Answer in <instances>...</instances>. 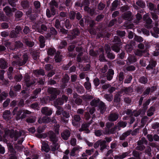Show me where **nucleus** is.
Instances as JSON below:
<instances>
[{"label":"nucleus","instance_id":"obj_1","mask_svg":"<svg viewBox=\"0 0 159 159\" xmlns=\"http://www.w3.org/2000/svg\"><path fill=\"white\" fill-rule=\"evenodd\" d=\"M21 134V133L20 131H14L13 130H8L5 131L3 138L0 136V141H3L6 142L10 140V139L14 137V140L16 141L17 138L20 136Z\"/></svg>","mask_w":159,"mask_h":159},{"label":"nucleus","instance_id":"obj_2","mask_svg":"<svg viewBox=\"0 0 159 159\" xmlns=\"http://www.w3.org/2000/svg\"><path fill=\"white\" fill-rule=\"evenodd\" d=\"M67 100V98L65 96H62L61 99L60 98L58 99L55 102L54 105L57 107V110L56 112V114L60 115L61 114L62 110L61 107L59 106H57L58 105H61L63 104L65 102H66Z\"/></svg>","mask_w":159,"mask_h":159},{"label":"nucleus","instance_id":"obj_3","mask_svg":"<svg viewBox=\"0 0 159 159\" xmlns=\"http://www.w3.org/2000/svg\"><path fill=\"white\" fill-rule=\"evenodd\" d=\"M50 133V139L52 142V143L51 146V149L52 151H55L59 148V145L57 143L58 140V137L52 132H51Z\"/></svg>","mask_w":159,"mask_h":159},{"label":"nucleus","instance_id":"obj_4","mask_svg":"<svg viewBox=\"0 0 159 159\" xmlns=\"http://www.w3.org/2000/svg\"><path fill=\"white\" fill-rule=\"evenodd\" d=\"M91 105L92 106L96 107L99 106L100 111L102 113H103L105 110V107L104 104L103 102H99L98 99H95L91 102Z\"/></svg>","mask_w":159,"mask_h":159},{"label":"nucleus","instance_id":"obj_5","mask_svg":"<svg viewBox=\"0 0 159 159\" xmlns=\"http://www.w3.org/2000/svg\"><path fill=\"white\" fill-rule=\"evenodd\" d=\"M30 112L27 110H19L18 111L17 110V107H16L14 108L12 112L13 115H16L17 116H19L20 115H21V117H22V118L24 117L25 116V114H30Z\"/></svg>","mask_w":159,"mask_h":159},{"label":"nucleus","instance_id":"obj_6","mask_svg":"<svg viewBox=\"0 0 159 159\" xmlns=\"http://www.w3.org/2000/svg\"><path fill=\"white\" fill-rule=\"evenodd\" d=\"M106 141L105 140H99L97 142L94 144V147L95 148H97L100 145L101 150H102L105 148V143Z\"/></svg>","mask_w":159,"mask_h":159},{"label":"nucleus","instance_id":"obj_7","mask_svg":"<svg viewBox=\"0 0 159 159\" xmlns=\"http://www.w3.org/2000/svg\"><path fill=\"white\" fill-rule=\"evenodd\" d=\"M16 10L15 8H13L11 10L9 7H6L3 10L7 15L10 16L12 15V12Z\"/></svg>","mask_w":159,"mask_h":159},{"label":"nucleus","instance_id":"obj_8","mask_svg":"<svg viewBox=\"0 0 159 159\" xmlns=\"http://www.w3.org/2000/svg\"><path fill=\"white\" fill-rule=\"evenodd\" d=\"M41 111L43 114L48 116L52 114V110L46 107L43 108Z\"/></svg>","mask_w":159,"mask_h":159},{"label":"nucleus","instance_id":"obj_9","mask_svg":"<svg viewBox=\"0 0 159 159\" xmlns=\"http://www.w3.org/2000/svg\"><path fill=\"white\" fill-rule=\"evenodd\" d=\"M70 132L67 130H66L61 134V136L62 138L65 140H67L68 138L70 137Z\"/></svg>","mask_w":159,"mask_h":159},{"label":"nucleus","instance_id":"obj_10","mask_svg":"<svg viewBox=\"0 0 159 159\" xmlns=\"http://www.w3.org/2000/svg\"><path fill=\"white\" fill-rule=\"evenodd\" d=\"M51 11L49 9H47L46 11V15L48 17H50L52 16L55 15L56 13V11L54 9L51 8Z\"/></svg>","mask_w":159,"mask_h":159},{"label":"nucleus","instance_id":"obj_11","mask_svg":"<svg viewBox=\"0 0 159 159\" xmlns=\"http://www.w3.org/2000/svg\"><path fill=\"white\" fill-rule=\"evenodd\" d=\"M50 91L51 92V93L52 94L51 96H52L54 98H56V94H59L60 93L59 91L57 90V89L55 88H51L50 89Z\"/></svg>","mask_w":159,"mask_h":159},{"label":"nucleus","instance_id":"obj_12","mask_svg":"<svg viewBox=\"0 0 159 159\" xmlns=\"http://www.w3.org/2000/svg\"><path fill=\"white\" fill-rule=\"evenodd\" d=\"M42 150L46 152H48L49 151L50 148L47 143L44 142L42 143Z\"/></svg>","mask_w":159,"mask_h":159},{"label":"nucleus","instance_id":"obj_13","mask_svg":"<svg viewBox=\"0 0 159 159\" xmlns=\"http://www.w3.org/2000/svg\"><path fill=\"white\" fill-rule=\"evenodd\" d=\"M154 32L151 31V32L152 35L154 37L157 38L158 36V34H159V29L157 28H153Z\"/></svg>","mask_w":159,"mask_h":159},{"label":"nucleus","instance_id":"obj_14","mask_svg":"<svg viewBox=\"0 0 159 159\" xmlns=\"http://www.w3.org/2000/svg\"><path fill=\"white\" fill-rule=\"evenodd\" d=\"M50 119L48 116H45L42 118H40L38 120L39 123H42L43 122L47 123L50 121Z\"/></svg>","mask_w":159,"mask_h":159},{"label":"nucleus","instance_id":"obj_15","mask_svg":"<svg viewBox=\"0 0 159 159\" xmlns=\"http://www.w3.org/2000/svg\"><path fill=\"white\" fill-rule=\"evenodd\" d=\"M118 118V115L116 113L112 114L110 115L108 117L109 120L114 121L116 120Z\"/></svg>","mask_w":159,"mask_h":159},{"label":"nucleus","instance_id":"obj_16","mask_svg":"<svg viewBox=\"0 0 159 159\" xmlns=\"http://www.w3.org/2000/svg\"><path fill=\"white\" fill-rule=\"evenodd\" d=\"M114 74V71L112 69H110L107 75V79L109 80H111L112 79Z\"/></svg>","mask_w":159,"mask_h":159},{"label":"nucleus","instance_id":"obj_17","mask_svg":"<svg viewBox=\"0 0 159 159\" xmlns=\"http://www.w3.org/2000/svg\"><path fill=\"white\" fill-rule=\"evenodd\" d=\"M36 28H35V27L34 26H32V28L33 29H35L36 30H37L38 32L40 33H43V31H45L47 30V28L45 25H42L41 26V28L42 30H39L38 29V26H37L36 27Z\"/></svg>","mask_w":159,"mask_h":159},{"label":"nucleus","instance_id":"obj_18","mask_svg":"<svg viewBox=\"0 0 159 159\" xmlns=\"http://www.w3.org/2000/svg\"><path fill=\"white\" fill-rule=\"evenodd\" d=\"M39 40L40 43V46L41 48H43L45 46V39L42 36H40L39 38Z\"/></svg>","mask_w":159,"mask_h":159},{"label":"nucleus","instance_id":"obj_19","mask_svg":"<svg viewBox=\"0 0 159 159\" xmlns=\"http://www.w3.org/2000/svg\"><path fill=\"white\" fill-rule=\"evenodd\" d=\"M10 112L9 111H6L4 112L3 114V117L5 120H8L10 116Z\"/></svg>","mask_w":159,"mask_h":159},{"label":"nucleus","instance_id":"obj_20","mask_svg":"<svg viewBox=\"0 0 159 159\" xmlns=\"http://www.w3.org/2000/svg\"><path fill=\"white\" fill-rule=\"evenodd\" d=\"M128 154L127 152H124L121 155H119L118 156H116L114 157V158L115 159H122L128 156Z\"/></svg>","mask_w":159,"mask_h":159},{"label":"nucleus","instance_id":"obj_21","mask_svg":"<svg viewBox=\"0 0 159 159\" xmlns=\"http://www.w3.org/2000/svg\"><path fill=\"white\" fill-rule=\"evenodd\" d=\"M60 53L59 52H57L56 54L55 57V61L56 62H59L60 61L62 60V56L60 54Z\"/></svg>","mask_w":159,"mask_h":159},{"label":"nucleus","instance_id":"obj_22","mask_svg":"<svg viewBox=\"0 0 159 159\" xmlns=\"http://www.w3.org/2000/svg\"><path fill=\"white\" fill-rule=\"evenodd\" d=\"M123 17L125 19L128 20H131V12L129 11H128L125 13Z\"/></svg>","mask_w":159,"mask_h":159},{"label":"nucleus","instance_id":"obj_23","mask_svg":"<svg viewBox=\"0 0 159 159\" xmlns=\"http://www.w3.org/2000/svg\"><path fill=\"white\" fill-rule=\"evenodd\" d=\"M156 62L154 61H151L149 64V65L147 67V69L149 70L150 69H152L153 67H155L156 65Z\"/></svg>","mask_w":159,"mask_h":159},{"label":"nucleus","instance_id":"obj_24","mask_svg":"<svg viewBox=\"0 0 159 159\" xmlns=\"http://www.w3.org/2000/svg\"><path fill=\"white\" fill-rule=\"evenodd\" d=\"M143 18L144 20L146 21V22L148 24H150L151 23L152 20L148 17V15L147 14L144 15Z\"/></svg>","mask_w":159,"mask_h":159},{"label":"nucleus","instance_id":"obj_25","mask_svg":"<svg viewBox=\"0 0 159 159\" xmlns=\"http://www.w3.org/2000/svg\"><path fill=\"white\" fill-rule=\"evenodd\" d=\"M88 125L87 124L83 125L82 126V128L80 129L79 131H81L83 130H85V132L88 133L89 132V129H87L88 127Z\"/></svg>","mask_w":159,"mask_h":159},{"label":"nucleus","instance_id":"obj_26","mask_svg":"<svg viewBox=\"0 0 159 159\" xmlns=\"http://www.w3.org/2000/svg\"><path fill=\"white\" fill-rule=\"evenodd\" d=\"M79 149V148L77 147L74 148L70 153V156H74L75 155L76 152Z\"/></svg>","mask_w":159,"mask_h":159},{"label":"nucleus","instance_id":"obj_27","mask_svg":"<svg viewBox=\"0 0 159 159\" xmlns=\"http://www.w3.org/2000/svg\"><path fill=\"white\" fill-rule=\"evenodd\" d=\"M50 7L51 8L54 9V7H56L57 4L56 2L54 0H52L50 3Z\"/></svg>","mask_w":159,"mask_h":159},{"label":"nucleus","instance_id":"obj_28","mask_svg":"<svg viewBox=\"0 0 159 159\" xmlns=\"http://www.w3.org/2000/svg\"><path fill=\"white\" fill-rule=\"evenodd\" d=\"M34 73L36 74L41 75H44V73L43 70L42 69H40L39 70H35Z\"/></svg>","mask_w":159,"mask_h":159},{"label":"nucleus","instance_id":"obj_29","mask_svg":"<svg viewBox=\"0 0 159 159\" xmlns=\"http://www.w3.org/2000/svg\"><path fill=\"white\" fill-rule=\"evenodd\" d=\"M36 120V118L35 117H30L27 119V121L29 123H33Z\"/></svg>","mask_w":159,"mask_h":159},{"label":"nucleus","instance_id":"obj_30","mask_svg":"<svg viewBox=\"0 0 159 159\" xmlns=\"http://www.w3.org/2000/svg\"><path fill=\"white\" fill-rule=\"evenodd\" d=\"M55 51L56 50L54 49L50 48L48 50V55L51 56L54 54Z\"/></svg>","mask_w":159,"mask_h":159},{"label":"nucleus","instance_id":"obj_31","mask_svg":"<svg viewBox=\"0 0 159 159\" xmlns=\"http://www.w3.org/2000/svg\"><path fill=\"white\" fill-rule=\"evenodd\" d=\"M130 134V132L129 131H127L126 132L122 134V136L120 137V139L121 140H123L128 135Z\"/></svg>","mask_w":159,"mask_h":159},{"label":"nucleus","instance_id":"obj_32","mask_svg":"<svg viewBox=\"0 0 159 159\" xmlns=\"http://www.w3.org/2000/svg\"><path fill=\"white\" fill-rule=\"evenodd\" d=\"M147 143V142L146 140V139L144 138H142V139L141 140L138 142V144L139 145H140L142 143H144L145 144H146Z\"/></svg>","mask_w":159,"mask_h":159},{"label":"nucleus","instance_id":"obj_33","mask_svg":"<svg viewBox=\"0 0 159 159\" xmlns=\"http://www.w3.org/2000/svg\"><path fill=\"white\" fill-rule=\"evenodd\" d=\"M139 81L140 83L144 84L147 82V79L145 77H143L140 79Z\"/></svg>","mask_w":159,"mask_h":159},{"label":"nucleus","instance_id":"obj_34","mask_svg":"<svg viewBox=\"0 0 159 159\" xmlns=\"http://www.w3.org/2000/svg\"><path fill=\"white\" fill-rule=\"evenodd\" d=\"M22 15V13L20 11H17L16 15L15 16L16 19H18L20 18Z\"/></svg>","mask_w":159,"mask_h":159},{"label":"nucleus","instance_id":"obj_35","mask_svg":"<svg viewBox=\"0 0 159 159\" xmlns=\"http://www.w3.org/2000/svg\"><path fill=\"white\" fill-rule=\"evenodd\" d=\"M84 10L85 11H88L91 14H93V10H92L90 8L88 7L87 6H85L84 7Z\"/></svg>","mask_w":159,"mask_h":159},{"label":"nucleus","instance_id":"obj_36","mask_svg":"<svg viewBox=\"0 0 159 159\" xmlns=\"http://www.w3.org/2000/svg\"><path fill=\"white\" fill-rule=\"evenodd\" d=\"M85 88L87 89H89L91 87V84L89 82H85L84 84Z\"/></svg>","mask_w":159,"mask_h":159},{"label":"nucleus","instance_id":"obj_37","mask_svg":"<svg viewBox=\"0 0 159 159\" xmlns=\"http://www.w3.org/2000/svg\"><path fill=\"white\" fill-rule=\"evenodd\" d=\"M26 44L30 47H32L34 45V43L33 42L29 41L28 40L25 42Z\"/></svg>","mask_w":159,"mask_h":159},{"label":"nucleus","instance_id":"obj_38","mask_svg":"<svg viewBox=\"0 0 159 159\" xmlns=\"http://www.w3.org/2000/svg\"><path fill=\"white\" fill-rule=\"evenodd\" d=\"M125 48L126 51L128 52H130L132 50L131 46L129 44L126 45L125 47Z\"/></svg>","mask_w":159,"mask_h":159},{"label":"nucleus","instance_id":"obj_39","mask_svg":"<svg viewBox=\"0 0 159 159\" xmlns=\"http://www.w3.org/2000/svg\"><path fill=\"white\" fill-rule=\"evenodd\" d=\"M21 5L24 8L27 7L28 6V2L27 1H23L21 3Z\"/></svg>","mask_w":159,"mask_h":159},{"label":"nucleus","instance_id":"obj_40","mask_svg":"<svg viewBox=\"0 0 159 159\" xmlns=\"http://www.w3.org/2000/svg\"><path fill=\"white\" fill-rule=\"evenodd\" d=\"M112 50L116 52H118L120 50V48L116 45H114L112 48Z\"/></svg>","mask_w":159,"mask_h":159},{"label":"nucleus","instance_id":"obj_41","mask_svg":"<svg viewBox=\"0 0 159 159\" xmlns=\"http://www.w3.org/2000/svg\"><path fill=\"white\" fill-rule=\"evenodd\" d=\"M143 53L142 51L141 50H138L136 51L135 52V54L136 55L140 56L142 55H143L145 56L144 54H143Z\"/></svg>","mask_w":159,"mask_h":159},{"label":"nucleus","instance_id":"obj_42","mask_svg":"<svg viewBox=\"0 0 159 159\" xmlns=\"http://www.w3.org/2000/svg\"><path fill=\"white\" fill-rule=\"evenodd\" d=\"M127 123L125 122H120L118 123L119 125L121 127H124L126 126Z\"/></svg>","mask_w":159,"mask_h":159},{"label":"nucleus","instance_id":"obj_43","mask_svg":"<svg viewBox=\"0 0 159 159\" xmlns=\"http://www.w3.org/2000/svg\"><path fill=\"white\" fill-rule=\"evenodd\" d=\"M135 40L138 42H141L143 41V38L139 36H136L134 38Z\"/></svg>","mask_w":159,"mask_h":159},{"label":"nucleus","instance_id":"obj_44","mask_svg":"<svg viewBox=\"0 0 159 159\" xmlns=\"http://www.w3.org/2000/svg\"><path fill=\"white\" fill-rule=\"evenodd\" d=\"M107 56L111 59H113L115 58V56L110 52L107 53Z\"/></svg>","mask_w":159,"mask_h":159},{"label":"nucleus","instance_id":"obj_45","mask_svg":"<svg viewBox=\"0 0 159 159\" xmlns=\"http://www.w3.org/2000/svg\"><path fill=\"white\" fill-rule=\"evenodd\" d=\"M118 4V1H115L112 3L113 8L114 9H115L117 7Z\"/></svg>","mask_w":159,"mask_h":159},{"label":"nucleus","instance_id":"obj_46","mask_svg":"<svg viewBox=\"0 0 159 159\" xmlns=\"http://www.w3.org/2000/svg\"><path fill=\"white\" fill-rule=\"evenodd\" d=\"M128 59L130 63H133L136 61V59L134 57H129Z\"/></svg>","mask_w":159,"mask_h":159},{"label":"nucleus","instance_id":"obj_47","mask_svg":"<svg viewBox=\"0 0 159 159\" xmlns=\"http://www.w3.org/2000/svg\"><path fill=\"white\" fill-rule=\"evenodd\" d=\"M105 5L102 3H100L98 5V9L100 10H102L105 7Z\"/></svg>","mask_w":159,"mask_h":159},{"label":"nucleus","instance_id":"obj_48","mask_svg":"<svg viewBox=\"0 0 159 159\" xmlns=\"http://www.w3.org/2000/svg\"><path fill=\"white\" fill-rule=\"evenodd\" d=\"M117 34L118 35L121 37L124 36L125 35V32L124 31H117Z\"/></svg>","mask_w":159,"mask_h":159},{"label":"nucleus","instance_id":"obj_49","mask_svg":"<svg viewBox=\"0 0 159 159\" xmlns=\"http://www.w3.org/2000/svg\"><path fill=\"white\" fill-rule=\"evenodd\" d=\"M34 5L36 8H38L40 7V5L39 1H35L34 2Z\"/></svg>","mask_w":159,"mask_h":159},{"label":"nucleus","instance_id":"obj_50","mask_svg":"<svg viewBox=\"0 0 159 159\" xmlns=\"http://www.w3.org/2000/svg\"><path fill=\"white\" fill-rule=\"evenodd\" d=\"M10 102V100L9 99H7L6 101L4 102L3 107H6L8 105Z\"/></svg>","mask_w":159,"mask_h":159},{"label":"nucleus","instance_id":"obj_51","mask_svg":"<svg viewBox=\"0 0 159 159\" xmlns=\"http://www.w3.org/2000/svg\"><path fill=\"white\" fill-rule=\"evenodd\" d=\"M69 79V77L68 75H65L64 78L63 80V81L64 83L67 82Z\"/></svg>","mask_w":159,"mask_h":159},{"label":"nucleus","instance_id":"obj_52","mask_svg":"<svg viewBox=\"0 0 159 159\" xmlns=\"http://www.w3.org/2000/svg\"><path fill=\"white\" fill-rule=\"evenodd\" d=\"M94 83L96 86H98L99 84V81L98 78H96L94 80Z\"/></svg>","mask_w":159,"mask_h":159},{"label":"nucleus","instance_id":"obj_53","mask_svg":"<svg viewBox=\"0 0 159 159\" xmlns=\"http://www.w3.org/2000/svg\"><path fill=\"white\" fill-rule=\"evenodd\" d=\"M21 30V28L20 26H16V29H15V31L16 33V34H17L18 33H19Z\"/></svg>","mask_w":159,"mask_h":159},{"label":"nucleus","instance_id":"obj_54","mask_svg":"<svg viewBox=\"0 0 159 159\" xmlns=\"http://www.w3.org/2000/svg\"><path fill=\"white\" fill-rule=\"evenodd\" d=\"M105 98L108 101H111L112 99V97L107 94L105 95Z\"/></svg>","mask_w":159,"mask_h":159},{"label":"nucleus","instance_id":"obj_55","mask_svg":"<svg viewBox=\"0 0 159 159\" xmlns=\"http://www.w3.org/2000/svg\"><path fill=\"white\" fill-rule=\"evenodd\" d=\"M76 139L75 138L72 139L70 141V143L72 146H75L76 144Z\"/></svg>","mask_w":159,"mask_h":159},{"label":"nucleus","instance_id":"obj_56","mask_svg":"<svg viewBox=\"0 0 159 159\" xmlns=\"http://www.w3.org/2000/svg\"><path fill=\"white\" fill-rule=\"evenodd\" d=\"M157 47L158 48V50L157 51L154 52V55L155 56H157L159 54V43L157 44Z\"/></svg>","mask_w":159,"mask_h":159},{"label":"nucleus","instance_id":"obj_57","mask_svg":"<svg viewBox=\"0 0 159 159\" xmlns=\"http://www.w3.org/2000/svg\"><path fill=\"white\" fill-rule=\"evenodd\" d=\"M75 103L78 105L80 104L82 102L81 99L79 98H77L75 99Z\"/></svg>","mask_w":159,"mask_h":159},{"label":"nucleus","instance_id":"obj_58","mask_svg":"<svg viewBox=\"0 0 159 159\" xmlns=\"http://www.w3.org/2000/svg\"><path fill=\"white\" fill-rule=\"evenodd\" d=\"M102 134V132L100 130H97L95 131V134L96 136H99Z\"/></svg>","mask_w":159,"mask_h":159},{"label":"nucleus","instance_id":"obj_59","mask_svg":"<svg viewBox=\"0 0 159 159\" xmlns=\"http://www.w3.org/2000/svg\"><path fill=\"white\" fill-rule=\"evenodd\" d=\"M22 78V76L21 75H19L15 76V79L16 81H19L21 80Z\"/></svg>","mask_w":159,"mask_h":159},{"label":"nucleus","instance_id":"obj_60","mask_svg":"<svg viewBox=\"0 0 159 159\" xmlns=\"http://www.w3.org/2000/svg\"><path fill=\"white\" fill-rule=\"evenodd\" d=\"M8 149L11 152H13V148L12 146L10 144L8 143L7 144Z\"/></svg>","mask_w":159,"mask_h":159},{"label":"nucleus","instance_id":"obj_61","mask_svg":"<svg viewBox=\"0 0 159 159\" xmlns=\"http://www.w3.org/2000/svg\"><path fill=\"white\" fill-rule=\"evenodd\" d=\"M159 127V123H156L153 124L152 125V127L153 129H155Z\"/></svg>","mask_w":159,"mask_h":159},{"label":"nucleus","instance_id":"obj_62","mask_svg":"<svg viewBox=\"0 0 159 159\" xmlns=\"http://www.w3.org/2000/svg\"><path fill=\"white\" fill-rule=\"evenodd\" d=\"M1 25L2 27L4 29L7 28L8 27L7 24L5 23H2Z\"/></svg>","mask_w":159,"mask_h":159},{"label":"nucleus","instance_id":"obj_63","mask_svg":"<svg viewBox=\"0 0 159 159\" xmlns=\"http://www.w3.org/2000/svg\"><path fill=\"white\" fill-rule=\"evenodd\" d=\"M29 30L28 27L25 26L23 30V31L25 34H27L29 32Z\"/></svg>","mask_w":159,"mask_h":159},{"label":"nucleus","instance_id":"obj_64","mask_svg":"<svg viewBox=\"0 0 159 159\" xmlns=\"http://www.w3.org/2000/svg\"><path fill=\"white\" fill-rule=\"evenodd\" d=\"M93 152V149L90 150H87L86 151V153L88 155H91L92 152Z\"/></svg>","mask_w":159,"mask_h":159}]
</instances>
